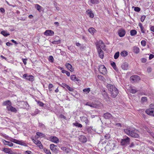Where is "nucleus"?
Returning <instances> with one entry per match:
<instances>
[{
	"mask_svg": "<svg viewBox=\"0 0 154 154\" xmlns=\"http://www.w3.org/2000/svg\"><path fill=\"white\" fill-rule=\"evenodd\" d=\"M124 131L126 134L132 137L138 138L140 137V132L136 129L131 130L128 128H125L124 129Z\"/></svg>",
	"mask_w": 154,
	"mask_h": 154,
	"instance_id": "obj_1",
	"label": "nucleus"
},
{
	"mask_svg": "<svg viewBox=\"0 0 154 154\" xmlns=\"http://www.w3.org/2000/svg\"><path fill=\"white\" fill-rule=\"evenodd\" d=\"M107 87L109 91V93L111 94V96L113 98L115 97L118 95L119 91L118 89L114 85L108 84L107 85Z\"/></svg>",
	"mask_w": 154,
	"mask_h": 154,
	"instance_id": "obj_2",
	"label": "nucleus"
},
{
	"mask_svg": "<svg viewBox=\"0 0 154 154\" xmlns=\"http://www.w3.org/2000/svg\"><path fill=\"white\" fill-rule=\"evenodd\" d=\"M116 143L117 142L114 140H109L108 141V143L106 145V147L108 148L109 151L113 150L116 146Z\"/></svg>",
	"mask_w": 154,
	"mask_h": 154,
	"instance_id": "obj_3",
	"label": "nucleus"
},
{
	"mask_svg": "<svg viewBox=\"0 0 154 154\" xmlns=\"http://www.w3.org/2000/svg\"><path fill=\"white\" fill-rule=\"evenodd\" d=\"M86 105L89 106L91 107L94 108H99L100 106H103L102 104L99 101H97L94 103H90L89 102H87Z\"/></svg>",
	"mask_w": 154,
	"mask_h": 154,
	"instance_id": "obj_4",
	"label": "nucleus"
},
{
	"mask_svg": "<svg viewBox=\"0 0 154 154\" xmlns=\"http://www.w3.org/2000/svg\"><path fill=\"white\" fill-rule=\"evenodd\" d=\"M97 49H101L105 50L106 46L103 42L101 40H99L96 43Z\"/></svg>",
	"mask_w": 154,
	"mask_h": 154,
	"instance_id": "obj_5",
	"label": "nucleus"
},
{
	"mask_svg": "<svg viewBox=\"0 0 154 154\" xmlns=\"http://www.w3.org/2000/svg\"><path fill=\"white\" fill-rule=\"evenodd\" d=\"M130 139L127 136L125 138L121 139L120 142L121 145L122 146H126L130 143Z\"/></svg>",
	"mask_w": 154,
	"mask_h": 154,
	"instance_id": "obj_6",
	"label": "nucleus"
},
{
	"mask_svg": "<svg viewBox=\"0 0 154 154\" xmlns=\"http://www.w3.org/2000/svg\"><path fill=\"white\" fill-rule=\"evenodd\" d=\"M10 140L14 143L18 144L22 146H27V144L23 141H20L17 140L16 139L11 138Z\"/></svg>",
	"mask_w": 154,
	"mask_h": 154,
	"instance_id": "obj_7",
	"label": "nucleus"
},
{
	"mask_svg": "<svg viewBox=\"0 0 154 154\" xmlns=\"http://www.w3.org/2000/svg\"><path fill=\"white\" fill-rule=\"evenodd\" d=\"M98 70L100 73L104 75L106 74L107 72L106 68L104 66L102 65L99 66Z\"/></svg>",
	"mask_w": 154,
	"mask_h": 154,
	"instance_id": "obj_8",
	"label": "nucleus"
},
{
	"mask_svg": "<svg viewBox=\"0 0 154 154\" xmlns=\"http://www.w3.org/2000/svg\"><path fill=\"white\" fill-rule=\"evenodd\" d=\"M140 80V77L137 75H132L130 78V80L132 83L138 82Z\"/></svg>",
	"mask_w": 154,
	"mask_h": 154,
	"instance_id": "obj_9",
	"label": "nucleus"
},
{
	"mask_svg": "<svg viewBox=\"0 0 154 154\" xmlns=\"http://www.w3.org/2000/svg\"><path fill=\"white\" fill-rule=\"evenodd\" d=\"M23 78L31 82H33L34 80V77L32 75H28L27 74H24L23 76Z\"/></svg>",
	"mask_w": 154,
	"mask_h": 154,
	"instance_id": "obj_10",
	"label": "nucleus"
},
{
	"mask_svg": "<svg viewBox=\"0 0 154 154\" xmlns=\"http://www.w3.org/2000/svg\"><path fill=\"white\" fill-rule=\"evenodd\" d=\"M59 85L60 86L63 88H66L70 91L73 92L74 90L73 88L70 87L69 85L65 83H62V84H59Z\"/></svg>",
	"mask_w": 154,
	"mask_h": 154,
	"instance_id": "obj_11",
	"label": "nucleus"
},
{
	"mask_svg": "<svg viewBox=\"0 0 154 154\" xmlns=\"http://www.w3.org/2000/svg\"><path fill=\"white\" fill-rule=\"evenodd\" d=\"M32 139L34 143L40 149H42L43 148V146L40 141L37 139H34L33 138Z\"/></svg>",
	"mask_w": 154,
	"mask_h": 154,
	"instance_id": "obj_12",
	"label": "nucleus"
},
{
	"mask_svg": "<svg viewBox=\"0 0 154 154\" xmlns=\"http://www.w3.org/2000/svg\"><path fill=\"white\" fill-rule=\"evenodd\" d=\"M125 30L123 28H122L119 29L118 31V34L120 37L124 36L126 34Z\"/></svg>",
	"mask_w": 154,
	"mask_h": 154,
	"instance_id": "obj_13",
	"label": "nucleus"
},
{
	"mask_svg": "<svg viewBox=\"0 0 154 154\" xmlns=\"http://www.w3.org/2000/svg\"><path fill=\"white\" fill-rule=\"evenodd\" d=\"M44 34L46 36H52L54 35V32L52 30H46L44 32Z\"/></svg>",
	"mask_w": 154,
	"mask_h": 154,
	"instance_id": "obj_14",
	"label": "nucleus"
},
{
	"mask_svg": "<svg viewBox=\"0 0 154 154\" xmlns=\"http://www.w3.org/2000/svg\"><path fill=\"white\" fill-rule=\"evenodd\" d=\"M147 114L154 116V108H150L147 109L145 111Z\"/></svg>",
	"mask_w": 154,
	"mask_h": 154,
	"instance_id": "obj_15",
	"label": "nucleus"
},
{
	"mask_svg": "<svg viewBox=\"0 0 154 154\" xmlns=\"http://www.w3.org/2000/svg\"><path fill=\"white\" fill-rule=\"evenodd\" d=\"M49 139L51 142L54 143H57L59 142L58 138L55 136H51L50 137Z\"/></svg>",
	"mask_w": 154,
	"mask_h": 154,
	"instance_id": "obj_16",
	"label": "nucleus"
},
{
	"mask_svg": "<svg viewBox=\"0 0 154 154\" xmlns=\"http://www.w3.org/2000/svg\"><path fill=\"white\" fill-rule=\"evenodd\" d=\"M80 120L82 122H85L86 125H88L89 123V120L88 118L85 116H82L80 117Z\"/></svg>",
	"mask_w": 154,
	"mask_h": 154,
	"instance_id": "obj_17",
	"label": "nucleus"
},
{
	"mask_svg": "<svg viewBox=\"0 0 154 154\" xmlns=\"http://www.w3.org/2000/svg\"><path fill=\"white\" fill-rule=\"evenodd\" d=\"M7 109L8 111H10L12 112H16L17 110L16 109L11 106V105L7 106Z\"/></svg>",
	"mask_w": 154,
	"mask_h": 154,
	"instance_id": "obj_18",
	"label": "nucleus"
},
{
	"mask_svg": "<svg viewBox=\"0 0 154 154\" xmlns=\"http://www.w3.org/2000/svg\"><path fill=\"white\" fill-rule=\"evenodd\" d=\"M99 54V55L100 58L102 59L104 57V52L101 50V49H97Z\"/></svg>",
	"mask_w": 154,
	"mask_h": 154,
	"instance_id": "obj_19",
	"label": "nucleus"
},
{
	"mask_svg": "<svg viewBox=\"0 0 154 154\" xmlns=\"http://www.w3.org/2000/svg\"><path fill=\"white\" fill-rule=\"evenodd\" d=\"M86 13L89 16V17L91 18H93L94 17V14L91 9H88L86 11Z\"/></svg>",
	"mask_w": 154,
	"mask_h": 154,
	"instance_id": "obj_20",
	"label": "nucleus"
},
{
	"mask_svg": "<svg viewBox=\"0 0 154 154\" xmlns=\"http://www.w3.org/2000/svg\"><path fill=\"white\" fill-rule=\"evenodd\" d=\"M65 66L71 72H73L74 71V69L72 68V65L69 63L66 64Z\"/></svg>",
	"mask_w": 154,
	"mask_h": 154,
	"instance_id": "obj_21",
	"label": "nucleus"
},
{
	"mask_svg": "<svg viewBox=\"0 0 154 154\" xmlns=\"http://www.w3.org/2000/svg\"><path fill=\"white\" fill-rule=\"evenodd\" d=\"M103 117L106 119H110L112 118V116L109 113L107 112L104 114Z\"/></svg>",
	"mask_w": 154,
	"mask_h": 154,
	"instance_id": "obj_22",
	"label": "nucleus"
},
{
	"mask_svg": "<svg viewBox=\"0 0 154 154\" xmlns=\"http://www.w3.org/2000/svg\"><path fill=\"white\" fill-rule=\"evenodd\" d=\"M3 151L5 153L8 154H12V151L10 149L8 148H4L3 149Z\"/></svg>",
	"mask_w": 154,
	"mask_h": 154,
	"instance_id": "obj_23",
	"label": "nucleus"
},
{
	"mask_svg": "<svg viewBox=\"0 0 154 154\" xmlns=\"http://www.w3.org/2000/svg\"><path fill=\"white\" fill-rule=\"evenodd\" d=\"M79 140L82 143H85L87 141V139L86 137L83 135L80 136Z\"/></svg>",
	"mask_w": 154,
	"mask_h": 154,
	"instance_id": "obj_24",
	"label": "nucleus"
},
{
	"mask_svg": "<svg viewBox=\"0 0 154 154\" xmlns=\"http://www.w3.org/2000/svg\"><path fill=\"white\" fill-rule=\"evenodd\" d=\"M3 142L5 145H7L10 147H12L14 145V144L12 143L5 140H3Z\"/></svg>",
	"mask_w": 154,
	"mask_h": 154,
	"instance_id": "obj_25",
	"label": "nucleus"
},
{
	"mask_svg": "<svg viewBox=\"0 0 154 154\" xmlns=\"http://www.w3.org/2000/svg\"><path fill=\"white\" fill-rule=\"evenodd\" d=\"M57 147V145L53 144H51L50 145V149L53 152H55L56 150Z\"/></svg>",
	"mask_w": 154,
	"mask_h": 154,
	"instance_id": "obj_26",
	"label": "nucleus"
},
{
	"mask_svg": "<svg viewBox=\"0 0 154 154\" xmlns=\"http://www.w3.org/2000/svg\"><path fill=\"white\" fill-rule=\"evenodd\" d=\"M88 31L92 35H94L97 31L93 27L89 28Z\"/></svg>",
	"mask_w": 154,
	"mask_h": 154,
	"instance_id": "obj_27",
	"label": "nucleus"
},
{
	"mask_svg": "<svg viewBox=\"0 0 154 154\" xmlns=\"http://www.w3.org/2000/svg\"><path fill=\"white\" fill-rule=\"evenodd\" d=\"M138 26L140 27L141 32L143 33H145V30L144 27L143 26V25L141 23H139L138 24Z\"/></svg>",
	"mask_w": 154,
	"mask_h": 154,
	"instance_id": "obj_28",
	"label": "nucleus"
},
{
	"mask_svg": "<svg viewBox=\"0 0 154 154\" xmlns=\"http://www.w3.org/2000/svg\"><path fill=\"white\" fill-rule=\"evenodd\" d=\"M70 79L74 81H78L79 80L78 78L76 77V75H71L70 76Z\"/></svg>",
	"mask_w": 154,
	"mask_h": 154,
	"instance_id": "obj_29",
	"label": "nucleus"
},
{
	"mask_svg": "<svg viewBox=\"0 0 154 154\" xmlns=\"http://www.w3.org/2000/svg\"><path fill=\"white\" fill-rule=\"evenodd\" d=\"M36 134L38 136V137L37 138H38L39 137L41 138L44 137L45 136V134L39 132H37L36 133Z\"/></svg>",
	"mask_w": 154,
	"mask_h": 154,
	"instance_id": "obj_30",
	"label": "nucleus"
},
{
	"mask_svg": "<svg viewBox=\"0 0 154 154\" xmlns=\"http://www.w3.org/2000/svg\"><path fill=\"white\" fill-rule=\"evenodd\" d=\"M102 94L104 98L106 99V100H107L108 99H109V97L107 93L105 91H103Z\"/></svg>",
	"mask_w": 154,
	"mask_h": 154,
	"instance_id": "obj_31",
	"label": "nucleus"
},
{
	"mask_svg": "<svg viewBox=\"0 0 154 154\" xmlns=\"http://www.w3.org/2000/svg\"><path fill=\"white\" fill-rule=\"evenodd\" d=\"M133 51L136 54H137L139 52L140 49L137 47L134 46L133 48Z\"/></svg>",
	"mask_w": 154,
	"mask_h": 154,
	"instance_id": "obj_32",
	"label": "nucleus"
},
{
	"mask_svg": "<svg viewBox=\"0 0 154 154\" xmlns=\"http://www.w3.org/2000/svg\"><path fill=\"white\" fill-rule=\"evenodd\" d=\"M11 105V103L10 100H8L4 102L3 103V106H7Z\"/></svg>",
	"mask_w": 154,
	"mask_h": 154,
	"instance_id": "obj_33",
	"label": "nucleus"
},
{
	"mask_svg": "<svg viewBox=\"0 0 154 154\" xmlns=\"http://www.w3.org/2000/svg\"><path fill=\"white\" fill-rule=\"evenodd\" d=\"M130 33L131 36H134L137 34V31L135 30H131Z\"/></svg>",
	"mask_w": 154,
	"mask_h": 154,
	"instance_id": "obj_34",
	"label": "nucleus"
},
{
	"mask_svg": "<svg viewBox=\"0 0 154 154\" xmlns=\"http://www.w3.org/2000/svg\"><path fill=\"white\" fill-rule=\"evenodd\" d=\"M35 7L40 12L42 8V7L38 4H36L35 5Z\"/></svg>",
	"mask_w": 154,
	"mask_h": 154,
	"instance_id": "obj_35",
	"label": "nucleus"
},
{
	"mask_svg": "<svg viewBox=\"0 0 154 154\" xmlns=\"http://www.w3.org/2000/svg\"><path fill=\"white\" fill-rule=\"evenodd\" d=\"M1 33L5 36H7L10 35L9 33H7L6 31H5L4 30L1 31Z\"/></svg>",
	"mask_w": 154,
	"mask_h": 154,
	"instance_id": "obj_36",
	"label": "nucleus"
},
{
	"mask_svg": "<svg viewBox=\"0 0 154 154\" xmlns=\"http://www.w3.org/2000/svg\"><path fill=\"white\" fill-rule=\"evenodd\" d=\"M73 125L75 126L76 127H78L79 128H82V125L79 123L78 122H76L75 123H74L73 124Z\"/></svg>",
	"mask_w": 154,
	"mask_h": 154,
	"instance_id": "obj_37",
	"label": "nucleus"
},
{
	"mask_svg": "<svg viewBox=\"0 0 154 154\" xmlns=\"http://www.w3.org/2000/svg\"><path fill=\"white\" fill-rule=\"evenodd\" d=\"M128 52L125 51H123L120 53L121 56L122 57H125L128 55Z\"/></svg>",
	"mask_w": 154,
	"mask_h": 154,
	"instance_id": "obj_38",
	"label": "nucleus"
},
{
	"mask_svg": "<svg viewBox=\"0 0 154 154\" xmlns=\"http://www.w3.org/2000/svg\"><path fill=\"white\" fill-rule=\"evenodd\" d=\"M91 3L92 4H97L99 3V0H90Z\"/></svg>",
	"mask_w": 154,
	"mask_h": 154,
	"instance_id": "obj_39",
	"label": "nucleus"
},
{
	"mask_svg": "<svg viewBox=\"0 0 154 154\" xmlns=\"http://www.w3.org/2000/svg\"><path fill=\"white\" fill-rule=\"evenodd\" d=\"M141 100L142 102L143 103H145V102H146L147 101V97H143L141 98Z\"/></svg>",
	"mask_w": 154,
	"mask_h": 154,
	"instance_id": "obj_40",
	"label": "nucleus"
},
{
	"mask_svg": "<svg viewBox=\"0 0 154 154\" xmlns=\"http://www.w3.org/2000/svg\"><path fill=\"white\" fill-rule=\"evenodd\" d=\"M130 89L129 90V91L130 93L132 94H135L137 92L136 90L133 88L132 87H130Z\"/></svg>",
	"mask_w": 154,
	"mask_h": 154,
	"instance_id": "obj_41",
	"label": "nucleus"
},
{
	"mask_svg": "<svg viewBox=\"0 0 154 154\" xmlns=\"http://www.w3.org/2000/svg\"><path fill=\"white\" fill-rule=\"evenodd\" d=\"M43 150L44 152L47 154H51L50 150L45 148H43Z\"/></svg>",
	"mask_w": 154,
	"mask_h": 154,
	"instance_id": "obj_42",
	"label": "nucleus"
},
{
	"mask_svg": "<svg viewBox=\"0 0 154 154\" xmlns=\"http://www.w3.org/2000/svg\"><path fill=\"white\" fill-rule=\"evenodd\" d=\"M83 91L84 92H86V93H88L90 91V88H85L83 89Z\"/></svg>",
	"mask_w": 154,
	"mask_h": 154,
	"instance_id": "obj_43",
	"label": "nucleus"
},
{
	"mask_svg": "<svg viewBox=\"0 0 154 154\" xmlns=\"http://www.w3.org/2000/svg\"><path fill=\"white\" fill-rule=\"evenodd\" d=\"M119 52H116L114 54V58L115 59H116L118 58L119 56Z\"/></svg>",
	"mask_w": 154,
	"mask_h": 154,
	"instance_id": "obj_44",
	"label": "nucleus"
},
{
	"mask_svg": "<svg viewBox=\"0 0 154 154\" xmlns=\"http://www.w3.org/2000/svg\"><path fill=\"white\" fill-rule=\"evenodd\" d=\"M146 44V41L145 40H142L141 42V45L143 47L145 46Z\"/></svg>",
	"mask_w": 154,
	"mask_h": 154,
	"instance_id": "obj_45",
	"label": "nucleus"
},
{
	"mask_svg": "<svg viewBox=\"0 0 154 154\" xmlns=\"http://www.w3.org/2000/svg\"><path fill=\"white\" fill-rule=\"evenodd\" d=\"M111 65L114 69L116 70L117 69V67H116V63L114 62H113L112 63H111Z\"/></svg>",
	"mask_w": 154,
	"mask_h": 154,
	"instance_id": "obj_46",
	"label": "nucleus"
},
{
	"mask_svg": "<svg viewBox=\"0 0 154 154\" xmlns=\"http://www.w3.org/2000/svg\"><path fill=\"white\" fill-rule=\"evenodd\" d=\"M48 60L51 62L53 63L54 61V58L52 56H50L48 57Z\"/></svg>",
	"mask_w": 154,
	"mask_h": 154,
	"instance_id": "obj_47",
	"label": "nucleus"
},
{
	"mask_svg": "<svg viewBox=\"0 0 154 154\" xmlns=\"http://www.w3.org/2000/svg\"><path fill=\"white\" fill-rule=\"evenodd\" d=\"M61 42V40L59 39L57 41H54L52 42V43L53 44H60Z\"/></svg>",
	"mask_w": 154,
	"mask_h": 154,
	"instance_id": "obj_48",
	"label": "nucleus"
},
{
	"mask_svg": "<svg viewBox=\"0 0 154 154\" xmlns=\"http://www.w3.org/2000/svg\"><path fill=\"white\" fill-rule=\"evenodd\" d=\"M97 77L99 79L102 81H104L105 79L104 77L101 75H98Z\"/></svg>",
	"mask_w": 154,
	"mask_h": 154,
	"instance_id": "obj_49",
	"label": "nucleus"
},
{
	"mask_svg": "<svg viewBox=\"0 0 154 154\" xmlns=\"http://www.w3.org/2000/svg\"><path fill=\"white\" fill-rule=\"evenodd\" d=\"M54 87L53 85V84L51 83H50L48 85V89L50 91H52V90L51 89L52 88Z\"/></svg>",
	"mask_w": 154,
	"mask_h": 154,
	"instance_id": "obj_50",
	"label": "nucleus"
},
{
	"mask_svg": "<svg viewBox=\"0 0 154 154\" xmlns=\"http://www.w3.org/2000/svg\"><path fill=\"white\" fill-rule=\"evenodd\" d=\"M37 104L40 106L41 107L43 106L44 105V104L42 102L40 101H38L37 102Z\"/></svg>",
	"mask_w": 154,
	"mask_h": 154,
	"instance_id": "obj_51",
	"label": "nucleus"
},
{
	"mask_svg": "<svg viewBox=\"0 0 154 154\" xmlns=\"http://www.w3.org/2000/svg\"><path fill=\"white\" fill-rule=\"evenodd\" d=\"M122 69L125 70L127 69H128V65L127 64H125V65H122Z\"/></svg>",
	"mask_w": 154,
	"mask_h": 154,
	"instance_id": "obj_52",
	"label": "nucleus"
},
{
	"mask_svg": "<svg viewBox=\"0 0 154 154\" xmlns=\"http://www.w3.org/2000/svg\"><path fill=\"white\" fill-rule=\"evenodd\" d=\"M146 18V16L143 15L140 18V20L142 22H143Z\"/></svg>",
	"mask_w": 154,
	"mask_h": 154,
	"instance_id": "obj_53",
	"label": "nucleus"
},
{
	"mask_svg": "<svg viewBox=\"0 0 154 154\" xmlns=\"http://www.w3.org/2000/svg\"><path fill=\"white\" fill-rule=\"evenodd\" d=\"M140 10V8L138 7H135L134 8V10L137 12H139Z\"/></svg>",
	"mask_w": 154,
	"mask_h": 154,
	"instance_id": "obj_54",
	"label": "nucleus"
},
{
	"mask_svg": "<svg viewBox=\"0 0 154 154\" xmlns=\"http://www.w3.org/2000/svg\"><path fill=\"white\" fill-rule=\"evenodd\" d=\"M22 61H23V63L25 65H26V63H27L26 61L27 60V58H26V59L22 58Z\"/></svg>",
	"mask_w": 154,
	"mask_h": 154,
	"instance_id": "obj_55",
	"label": "nucleus"
},
{
	"mask_svg": "<svg viewBox=\"0 0 154 154\" xmlns=\"http://www.w3.org/2000/svg\"><path fill=\"white\" fill-rule=\"evenodd\" d=\"M146 59L145 58H142L141 59V61L142 63H145L146 61Z\"/></svg>",
	"mask_w": 154,
	"mask_h": 154,
	"instance_id": "obj_56",
	"label": "nucleus"
},
{
	"mask_svg": "<svg viewBox=\"0 0 154 154\" xmlns=\"http://www.w3.org/2000/svg\"><path fill=\"white\" fill-rule=\"evenodd\" d=\"M105 138L106 139H108L110 137V135L109 134H106L105 136Z\"/></svg>",
	"mask_w": 154,
	"mask_h": 154,
	"instance_id": "obj_57",
	"label": "nucleus"
},
{
	"mask_svg": "<svg viewBox=\"0 0 154 154\" xmlns=\"http://www.w3.org/2000/svg\"><path fill=\"white\" fill-rule=\"evenodd\" d=\"M24 154H32V152L29 150H27L24 152Z\"/></svg>",
	"mask_w": 154,
	"mask_h": 154,
	"instance_id": "obj_58",
	"label": "nucleus"
},
{
	"mask_svg": "<svg viewBox=\"0 0 154 154\" xmlns=\"http://www.w3.org/2000/svg\"><path fill=\"white\" fill-rule=\"evenodd\" d=\"M60 117L61 118H63V119L66 120V116H65L64 115L62 114H61L60 115Z\"/></svg>",
	"mask_w": 154,
	"mask_h": 154,
	"instance_id": "obj_59",
	"label": "nucleus"
},
{
	"mask_svg": "<svg viewBox=\"0 0 154 154\" xmlns=\"http://www.w3.org/2000/svg\"><path fill=\"white\" fill-rule=\"evenodd\" d=\"M115 125L116 126L119 127H121L122 126V124L120 123H116L115 124Z\"/></svg>",
	"mask_w": 154,
	"mask_h": 154,
	"instance_id": "obj_60",
	"label": "nucleus"
},
{
	"mask_svg": "<svg viewBox=\"0 0 154 154\" xmlns=\"http://www.w3.org/2000/svg\"><path fill=\"white\" fill-rule=\"evenodd\" d=\"M150 30L153 32H154V26H152L150 27Z\"/></svg>",
	"mask_w": 154,
	"mask_h": 154,
	"instance_id": "obj_61",
	"label": "nucleus"
},
{
	"mask_svg": "<svg viewBox=\"0 0 154 154\" xmlns=\"http://www.w3.org/2000/svg\"><path fill=\"white\" fill-rule=\"evenodd\" d=\"M154 57V55L152 54H150L149 57V59L151 60Z\"/></svg>",
	"mask_w": 154,
	"mask_h": 154,
	"instance_id": "obj_62",
	"label": "nucleus"
},
{
	"mask_svg": "<svg viewBox=\"0 0 154 154\" xmlns=\"http://www.w3.org/2000/svg\"><path fill=\"white\" fill-rule=\"evenodd\" d=\"M134 146V144L133 142L131 143L130 145L129 146V148L133 147Z\"/></svg>",
	"mask_w": 154,
	"mask_h": 154,
	"instance_id": "obj_63",
	"label": "nucleus"
},
{
	"mask_svg": "<svg viewBox=\"0 0 154 154\" xmlns=\"http://www.w3.org/2000/svg\"><path fill=\"white\" fill-rule=\"evenodd\" d=\"M13 45V44L9 42H7L6 43V45L8 46H10L11 45Z\"/></svg>",
	"mask_w": 154,
	"mask_h": 154,
	"instance_id": "obj_64",
	"label": "nucleus"
}]
</instances>
